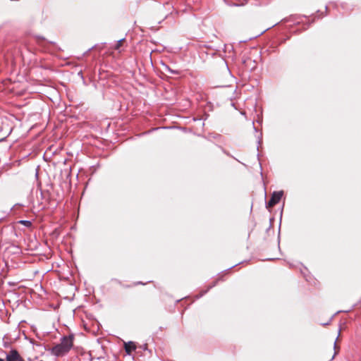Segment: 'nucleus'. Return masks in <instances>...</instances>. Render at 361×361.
Segmentation results:
<instances>
[{
  "label": "nucleus",
  "instance_id": "obj_4",
  "mask_svg": "<svg viewBox=\"0 0 361 361\" xmlns=\"http://www.w3.org/2000/svg\"><path fill=\"white\" fill-rule=\"evenodd\" d=\"M136 348V345L133 342L125 343V350L128 354H130Z\"/></svg>",
  "mask_w": 361,
  "mask_h": 361
},
{
  "label": "nucleus",
  "instance_id": "obj_3",
  "mask_svg": "<svg viewBox=\"0 0 361 361\" xmlns=\"http://www.w3.org/2000/svg\"><path fill=\"white\" fill-rule=\"evenodd\" d=\"M7 361H23L16 350H11L6 356Z\"/></svg>",
  "mask_w": 361,
  "mask_h": 361
},
{
  "label": "nucleus",
  "instance_id": "obj_6",
  "mask_svg": "<svg viewBox=\"0 0 361 361\" xmlns=\"http://www.w3.org/2000/svg\"><path fill=\"white\" fill-rule=\"evenodd\" d=\"M123 41H124L123 39H121V40H119L117 44L116 45V47H115L116 49H119V47L123 44Z\"/></svg>",
  "mask_w": 361,
  "mask_h": 361
},
{
  "label": "nucleus",
  "instance_id": "obj_5",
  "mask_svg": "<svg viewBox=\"0 0 361 361\" xmlns=\"http://www.w3.org/2000/svg\"><path fill=\"white\" fill-rule=\"evenodd\" d=\"M19 223L25 225V226H31V222L29 221H20Z\"/></svg>",
  "mask_w": 361,
  "mask_h": 361
},
{
  "label": "nucleus",
  "instance_id": "obj_7",
  "mask_svg": "<svg viewBox=\"0 0 361 361\" xmlns=\"http://www.w3.org/2000/svg\"><path fill=\"white\" fill-rule=\"evenodd\" d=\"M0 361H4V360L3 359H1V358H0Z\"/></svg>",
  "mask_w": 361,
  "mask_h": 361
},
{
  "label": "nucleus",
  "instance_id": "obj_1",
  "mask_svg": "<svg viewBox=\"0 0 361 361\" xmlns=\"http://www.w3.org/2000/svg\"><path fill=\"white\" fill-rule=\"evenodd\" d=\"M73 345V336H65L61 342L54 346L51 349L52 353L56 356H63L71 349Z\"/></svg>",
  "mask_w": 361,
  "mask_h": 361
},
{
  "label": "nucleus",
  "instance_id": "obj_2",
  "mask_svg": "<svg viewBox=\"0 0 361 361\" xmlns=\"http://www.w3.org/2000/svg\"><path fill=\"white\" fill-rule=\"evenodd\" d=\"M283 194V191L274 192L267 203V207L271 208L276 204L281 199Z\"/></svg>",
  "mask_w": 361,
  "mask_h": 361
}]
</instances>
